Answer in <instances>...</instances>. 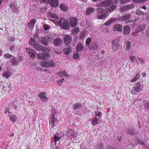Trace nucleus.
Here are the masks:
<instances>
[{"label":"nucleus","instance_id":"obj_1","mask_svg":"<svg viewBox=\"0 0 149 149\" xmlns=\"http://www.w3.org/2000/svg\"><path fill=\"white\" fill-rule=\"evenodd\" d=\"M118 0H106L104 1L98 3L97 4L96 6L97 7H109L106 8H98L96 9L97 16L100 19L104 18L108 13L113 11L117 8L116 5L118 3Z\"/></svg>","mask_w":149,"mask_h":149},{"label":"nucleus","instance_id":"obj_2","mask_svg":"<svg viewBox=\"0 0 149 149\" xmlns=\"http://www.w3.org/2000/svg\"><path fill=\"white\" fill-rule=\"evenodd\" d=\"M67 135L69 138L71 139L72 143H78L79 141V139L78 136L79 135L78 133L72 129H68L66 131Z\"/></svg>","mask_w":149,"mask_h":149},{"label":"nucleus","instance_id":"obj_3","mask_svg":"<svg viewBox=\"0 0 149 149\" xmlns=\"http://www.w3.org/2000/svg\"><path fill=\"white\" fill-rule=\"evenodd\" d=\"M42 51L46 52L47 53H40L38 54L37 57L39 60H46L50 58L51 56L47 53L50 52L49 50L45 47H43L41 50Z\"/></svg>","mask_w":149,"mask_h":149},{"label":"nucleus","instance_id":"obj_4","mask_svg":"<svg viewBox=\"0 0 149 149\" xmlns=\"http://www.w3.org/2000/svg\"><path fill=\"white\" fill-rule=\"evenodd\" d=\"M59 23L61 27L64 29H68L70 28L68 20L64 18H62L60 19Z\"/></svg>","mask_w":149,"mask_h":149},{"label":"nucleus","instance_id":"obj_5","mask_svg":"<svg viewBox=\"0 0 149 149\" xmlns=\"http://www.w3.org/2000/svg\"><path fill=\"white\" fill-rule=\"evenodd\" d=\"M120 47V40L118 38L113 40L111 41V47L113 50L116 52Z\"/></svg>","mask_w":149,"mask_h":149},{"label":"nucleus","instance_id":"obj_6","mask_svg":"<svg viewBox=\"0 0 149 149\" xmlns=\"http://www.w3.org/2000/svg\"><path fill=\"white\" fill-rule=\"evenodd\" d=\"M131 17V14L129 13L128 15L118 17V19L120 21H125L127 23H130L133 21V19H130Z\"/></svg>","mask_w":149,"mask_h":149},{"label":"nucleus","instance_id":"obj_7","mask_svg":"<svg viewBox=\"0 0 149 149\" xmlns=\"http://www.w3.org/2000/svg\"><path fill=\"white\" fill-rule=\"evenodd\" d=\"M141 85L139 82H137L134 87L132 88V93L133 94L136 95L138 93L140 92L141 90Z\"/></svg>","mask_w":149,"mask_h":149},{"label":"nucleus","instance_id":"obj_8","mask_svg":"<svg viewBox=\"0 0 149 149\" xmlns=\"http://www.w3.org/2000/svg\"><path fill=\"white\" fill-rule=\"evenodd\" d=\"M134 7V5L133 4H131L123 6L119 9V10L121 13H123L129 10L133 9Z\"/></svg>","mask_w":149,"mask_h":149},{"label":"nucleus","instance_id":"obj_9","mask_svg":"<svg viewBox=\"0 0 149 149\" xmlns=\"http://www.w3.org/2000/svg\"><path fill=\"white\" fill-rule=\"evenodd\" d=\"M69 23L70 26L72 28L76 27L77 25V19L74 17H71L69 19Z\"/></svg>","mask_w":149,"mask_h":149},{"label":"nucleus","instance_id":"obj_10","mask_svg":"<svg viewBox=\"0 0 149 149\" xmlns=\"http://www.w3.org/2000/svg\"><path fill=\"white\" fill-rule=\"evenodd\" d=\"M88 47L89 50L95 51L98 50L100 46L98 45V43L96 42H93Z\"/></svg>","mask_w":149,"mask_h":149},{"label":"nucleus","instance_id":"obj_11","mask_svg":"<svg viewBox=\"0 0 149 149\" xmlns=\"http://www.w3.org/2000/svg\"><path fill=\"white\" fill-rule=\"evenodd\" d=\"M26 52L30 55L31 57L33 58L36 57V51L32 49H29L28 48H26Z\"/></svg>","mask_w":149,"mask_h":149},{"label":"nucleus","instance_id":"obj_12","mask_svg":"<svg viewBox=\"0 0 149 149\" xmlns=\"http://www.w3.org/2000/svg\"><path fill=\"white\" fill-rule=\"evenodd\" d=\"M72 38L71 36L67 35L65 36L64 39V42L65 44L68 45L72 41Z\"/></svg>","mask_w":149,"mask_h":149},{"label":"nucleus","instance_id":"obj_13","mask_svg":"<svg viewBox=\"0 0 149 149\" xmlns=\"http://www.w3.org/2000/svg\"><path fill=\"white\" fill-rule=\"evenodd\" d=\"M146 28V26L145 24L140 25L136 29V32L140 33L144 30Z\"/></svg>","mask_w":149,"mask_h":149},{"label":"nucleus","instance_id":"obj_14","mask_svg":"<svg viewBox=\"0 0 149 149\" xmlns=\"http://www.w3.org/2000/svg\"><path fill=\"white\" fill-rule=\"evenodd\" d=\"M46 93L45 92H40L39 95V97L42 100L43 102H45L46 100H48V98L46 96Z\"/></svg>","mask_w":149,"mask_h":149},{"label":"nucleus","instance_id":"obj_15","mask_svg":"<svg viewBox=\"0 0 149 149\" xmlns=\"http://www.w3.org/2000/svg\"><path fill=\"white\" fill-rule=\"evenodd\" d=\"M122 25L120 24H117L114 25L113 30L114 31H118V32H120L122 31Z\"/></svg>","mask_w":149,"mask_h":149},{"label":"nucleus","instance_id":"obj_16","mask_svg":"<svg viewBox=\"0 0 149 149\" xmlns=\"http://www.w3.org/2000/svg\"><path fill=\"white\" fill-rule=\"evenodd\" d=\"M49 3L52 7H57L58 6V0H49Z\"/></svg>","mask_w":149,"mask_h":149},{"label":"nucleus","instance_id":"obj_17","mask_svg":"<svg viewBox=\"0 0 149 149\" xmlns=\"http://www.w3.org/2000/svg\"><path fill=\"white\" fill-rule=\"evenodd\" d=\"M84 49V47L83 46L81 42H79L76 47V49L77 52H82Z\"/></svg>","mask_w":149,"mask_h":149},{"label":"nucleus","instance_id":"obj_18","mask_svg":"<svg viewBox=\"0 0 149 149\" xmlns=\"http://www.w3.org/2000/svg\"><path fill=\"white\" fill-rule=\"evenodd\" d=\"M130 27L129 25L124 27L123 29V34L124 35H128L130 32Z\"/></svg>","mask_w":149,"mask_h":149},{"label":"nucleus","instance_id":"obj_19","mask_svg":"<svg viewBox=\"0 0 149 149\" xmlns=\"http://www.w3.org/2000/svg\"><path fill=\"white\" fill-rule=\"evenodd\" d=\"M36 22V20L34 19H31L29 22L28 23V26L30 29H33Z\"/></svg>","mask_w":149,"mask_h":149},{"label":"nucleus","instance_id":"obj_20","mask_svg":"<svg viewBox=\"0 0 149 149\" xmlns=\"http://www.w3.org/2000/svg\"><path fill=\"white\" fill-rule=\"evenodd\" d=\"M57 74L61 77H62L63 76H65L67 77H70L69 75L67 74L65 70H63V71H60L59 72L57 73Z\"/></svg>","mask_w":149,"mask_h":149},{"label":"nucleus","instance_id":"obj_21","mask_svg":"<svg viewBox=\"0 0 149 149\" xmlns=\"http://www.w3.org/2000/svg\"><path fill=\"white\" fill-rule=\"evenodd\" d=\"M49 15L51 18L49 19V20L53 21L54 23H55L56 21L55 20H52V19H58V17L54 14L53 13H49Z\"/></svg>","mask_w":149,"mask_h":149},{"label":"nucleus","instance_id":"obj_22","mask_svg":"<svg viewBox=\"0 0 149 149\" xmlns=\"http://www.w3.org/2000/svg\"><path fill=\"white\" fill-rule=\"evenodd\" d=\"M95 8L91 7H88L86 10V14L87 15H90L95 11Z\"/></svg>","mask_w":149,"mask_h":149},{"label":"nucleus","instance_id":"obj_23","mask_svg":"<svg viewBox=\"0 0 149 149\" xmlns=\"http://www.w3.org/2000/svg\"><path fill=\"white\" fill-rule=\"evenodd\" d=\"M12 74V72L8 71L4 72H3L2 77H5L6 78H8L10 77Z\"/></svg>","mask_w":149,"mask_h":149},{"label":"nucleus","instance_id":"obj_24","mask_svg":"<svg viewBox=\"0 0 149 149\" xmlns=\"http://www.w3.org/2000/svg\"><path fill=\"white\" fill-rule=\"evenodd\" d=\"M62 43V40L60 38L56 39L54 40L53 42L54 45L56 46L60 45Z\"/></svg>","mask_w":149,"mask_h":149},{"label":"nucleus","instance_id":"obj_25","mask_svg":"<svg viewBox=\"0 0 149 149\" xmlns=\"http://www.w3.org/2000/svg\"><path fill=\"white\" fill-rule=\"evenodd\" d=\"M72 50L71 47L69 46L68 47H66L63 49V52L66 55L69 54Z\"/></svg>","mask_w":149,"mask_h":149},{"label":"nucleus","instance_id":"obj_26","mask_svg":"<svg viewBox=\"0 0 149 149\" xmlns=\"http://www.w3.org/2000/svg\"><path fill=\"white\" fill-rule=\"evenodd\" d=\"M33 47L37 51H41V50L42 46L40 45L39 43H36L33 46Z\"/></svg>","mask_w":149,"mask_h":149},{"label":"nucleus","instance_id":"obj_27","mask_svg":"<svg viewBox=\"0 0 149 149\" xmlns=\"http://www.w3.org/2000/svg\"><path fill=\"white\" fill-rule=\"evenodd\" d=\"M102 113L99 111H97L96 112V116L98 117L99 118H97V117H95L94 118L93 121H98V119L102 117ZM93 121V120H91Z\"/></svg>","mask_w":149,"mask_h":149},{"label":"nucleus","instance_id":"obj_28","mask_svg":"<svg viewBox=\"0 0 149 149\" xmlns=\"http://www.w3.org/2000/svg\"><path fill=\"white\" fill-rule=\"evenodd\" d=\"M131 44V42L126 41L125 42V44L126 45L125 50L126 51H129L130 49V45Z\"/></svg>","mask_w":149,"mask_h":149},{"label":"nucleus","instance_id":"obj_29","mask_svg":"<svg viewBox=\"0 0 149 149\" xmlns=\"http://www.w3.org/2000/svg\"><path fill=\"white\" fill-rule=\"evenodd\" d=\"M60 9L63 11H67L68 10V8L65 5L61 4L60 5Z\"/></svg>","mask_w":149,"mask_h":149},{"label":"nucleus","instance_id":"obj_30","mask_svg":"<svg viewBox=\"0 0 149 149\" xmlns=\"http://www.w3.org/2000/svg\"><path fill=\"white\" fill-rule=\"evenodd\" d=\"M49 67H54L56 66L55 62L52 59H51L48 61Z\"/></svg>","mask_w":149,"mask_h":149},{"label":"nucleus","instance_id":"obj_31","mask_svg":"<svg viewBox=\"0 0 149 149\" xmlns=\"http://www.w3.org/2000/svg\"><path fill=\"white\" fill-rule=\"evenodd\" d=\"M10 60L12 63V65H16L19 62V61L16 60L15 58V57H13L11 58Z\"/></svg>","mask_w":149,"mask_h":149},{"label":"nucleus","instance_id":"obj_32","mask_svg":"<svg viewBox=\"0 0 149 149\" xmlns=\"http://www.w3.org/2000/svg\"><path fill=\"white\" fill-rule=\"evenodd\" d=\"M41 43L45 45H47L49 44V41L47 39H45L42 38V39L40 41Z\"/></svg>","mask_w":149,"mask_h":149},{"label":"nucleus","instance_id":"obj_33","mask_svg":"<svg viewBox=\"0 0 149 149\" xmlns=\"http://www.w3.org/2000/svg\"><path fill=\"white\" fill-rule=\"evenodd\" d=\"M79 28L78 27H76L74 28L71 31V32L72 34H76L79 33Z\"/></svg>","mask_w":149,"mask_h":149},{"label":"nucleus","instance_id":"obj_34","mask_svg":"<svg viewBox=\"0 0 149 149\" xmlns=\"http://www.w3.org/2000/svg\"><path fill=\"white\" fill-rule=\"evenodd\" d=\"M140 77L139 74H137L135 77H134L133 79H132L131 81L132 82H135L136 81L138 80Z\"/></svg>","mask_w":149,"mask_h":149},{"label":"nucleus","instance_id":"obj_35","mask_svg":"<svg viewBox=\"0 0 149 149\" xmlns=\"http://www.w3.org/2000/svg\"><path fill=\"white\" fill-rule=\"evenodd\" d=\"M144 13L141 10L138 9L136 11V14L139 16H143L144 15Z\"/></svg>","mask_w":149,"mask_h":149},{"label":"nucleus","instance_id":"obj_36","mask_svg":"<svg viewBox=\"0 0 149 149\" xmlns=\"http://www.w3.org/2000/svg\"><path fill=\"white\" fill-rule=\"evenodd\" d=\"M81 104L80 103H76L73 106V109H79L81 107Z\"/></svg>","mask_w":149,"mask_h":149},{"label":"nucleus","instance_id":"obj_37","mask_svg":"<svg viewBox=\"0 0 149 149\" xmlns=\"http://www.w3.org/2000/svg\"><path fill=\"white\" fill-rule=\"evenodd\" d=\"M96 149H103V146L102 143L99 142L97 144Z\"/></svg>","mask_w":149,"mask_h":149},{"label":"nucleus","instance_id":"obj_38","mask_svg":"<svg viewBox=\"0 0 149 149\" xmlns=\"http://www.w3.org/2000/svg\"><path fill=\"white\" fill-rule=\"evenodd\" d=\"M29 43L30 44L33 46L36 43V40L35 39L31 38V39L29 41Z\"/></svg>","mask_w":149,"mask_h":149},{"label":"nucleus","instance_id":"obj_39","mask_svg":"<svg viewBox=\"0 0 149 149\" xmlns=\"http://www.w3.org/2000/svg\"><path fill=\"white\" fill-rule=\"evenodd\" d=\"M131 0H120L119 3L121 5L127 4Z\"/></svg>","mask_w":149,"mask_h":149},{"label":"nucleus","instance_id":"obj_40","mask_svg":"<svg viewBox=\"0 0 149 149\" xmlns=\"http://www.w3.org/2000/svg\"><path fill=\"white\" fill-rule=\"evenodd\" d=\"M73 57L75 59H79V55L78 52L74 53L73 55Z\"/></svg>","mask_w":149,"mask_h":149},{"label":"nucleus","instance_id":"obj_41","mask_svg":"<svg viewBox=\"0 0 149 149\" xmlns=\"http://www.w3.org/2000/svg\"><path fill=\"white\" fill-rule=\"evenodd\" d=\"M137 58L140 61V63L141 64L143 65L144 64V63L145 62V59L139 57H138Z\"/></svg>","mask_w":149,"mask_h":149},{"label":"nucleus","instance_id":"obj_42","mask_svg":"<svg viewBox=\"0 0 149 149\" xmlns=\"http://www.w3.org/2000/svg\"><path fill=\"white\" fill-rule=\"evenodd\" d=\"M148 0H132L133 2L135 3H137L142 2H146Z\"/></svg>","mask_w":149,"mask_h":149},{"label":"nucleus","instance_id":"obj_43","mask_svg":"<svg viewBox=\"0 0 149 149\" xmlns=\"http://www.w3.org/2000/svg\"><path fill=\"white\" fill-rule=\"evenodd\" d=\"M53 139L54 141L55 142V144H56V142L59 141L61 139V138L55 135L54 136V137Z\"/></svg>","mask_w":149,"mask_h":149},{"label":"nucleus","instance_id":"obj_44","mask_svg":"<svg viewBox=\"0 0 149 149\" xmlns=\"http://www.w3.org/2000/svg\"><path fill=\"white\" fill-rule=\"evenodd\" d=\"M129 59L130 61L131 62H132L133 61L135 60L136 59V57L135 56L132 55L129 56Z\"/></svg>","mask_w":149,"mask_h":149},{"label":"nucleus","instance_id":"obj_45","mask_svg":"<svg viewBox=\"0 0 149 149\" xmlns=\"http://www.w3.org/2000/svg\"><path fill=\"white\" fill-rule=\"evenodd\" d=\"M40 65L42 67L47 68V61H41Z\"/></svg>","mask_w":149,"mask_h":149},{"label":"nucleus","instance_id":"obj_46","mask_svg":"<svg viewBox=\"0 0 149 149\" xmlns=\"http://www.w3.org/2000/svg\"><path fill=\"white\" fill-rule=\"evenodd\" d=\"M10 120L11 121H15L17 117L16 116L14 115H12L10 116H9Z\"/></svg>","mask_w":149,"mask_h":149},{"label":"nucleus","instance_id":"obj_47","mask_svg":"<svg viewBox=\"0 0 149 149\" xmlns=\"http://www.w3.org/2000/svg\"><path fill=\"white\" fill-rule=\"evenodd\" d=\"M91 42V38H88L86 41V44L87 45H90Z\"/></svg>","mask_w":149,"mask_h":149},{"label":"nucleus","instance_id":"obj_48","mask_svg":"<svg viewBox=\"0 0 149 149\" xmlns=\"http://www.w3.org/2000/svg\"><path fill=\"white\" fill-rule=\"evenodd\" d=\"M43 26L45 31L49 30L50 29V26L48 24H44Z\"/></svg>","mask_w":149,"mask_h":149},{"label":"nucleus","instance_id":"obj_49","mask_svg":"<svg viewBox=\"0 0 149 149\" xmlns=\"http://www.w3.org/2000/svg\"><path fill=\"white\" fill-rule=\"evenodd\" d=\"M12 56V55L9 54H4L3 57L6 58H9Z\"/></svg>","mask_w":149,"mask_h":149},{"label":"nucleus","instance_id":"obj_50","mask_svg":"<svg viewBox=\"0 0 149 149\" xmlns=\"http://www.w3.org/2000/svg\"><path fill=\"white\" fill-rule=\"evenodd\" d=\"M57 119L54 117V116L51 115L49 117V121H56Z\"/></svg>","mask_w":149,"mask_h":149},{"label":"nucleus","instance_id":"obj_51","mask_svg":"<svg viewBox=\"0 0 149 149\" xmlns=\"http://www.w3.org/2000/svg\"><path fill=\"white\" fill-rule=\"evenodd\" d=\"M117 20V19L116 18H112L110 19L109 21L111 24L113 23L114 22L116 21Z\"/></svg>","mask_w":149,"mask_h":149},{"label":"nucleus","instance_id":"obj_52","mask_svg":"<svg viewBox=\"0 0 149 149\" xmlns=\"http://www.w3.org/2000/svg\"><path fill=\"white\" fill-rule=\"evenodd\" d=\"M4 114H7L8 113H10V111L8 107H6L4 108Z\"/></svg>","mask_w":149,"mask_h":149},{"label":"nucleus","instance_id":"obj_53","mask_svg":"<svg viewBox=\"0 0 149 149\" xmlns=\"http://www.w3.org/2000/svg\"><path fill=\"white\" fill-rule=\"evenodd\" d=\"M128 133H129L131 134H135V131L132 129L129 130L128 131Z\"/></svg>","mask_w":149,"mask_h":149},{"label":"nucleus","instance_id":"obj_54","mask_svg":"<svg viewBox=\"0 0 149 149\" xmlns=\"http://www.w3.org/2000/svg\"><path fill=\"white\" fill-rule=\"evenodd\" d=\"M47 8L45 7L41 8L40 9V11L41 12H45L47 10Z\"/></svg>","mask_w":149,"mask_h":149},{"label":"nucleus","instance_id":"obj_55","mask_svg":"<svg viewBox=\"0 0 149 149\" xmlns=\"http://www.w3.org/2000/svg\"><path fill=\"white\" fill-rule=\"evenodd\" d=\"M146 33L148 36L149 37V26L146 29Z\"/></svg>","mask_w":149,"mask_h":149},{"label":"nucleus","instance_id":"obj_56","mask_svg":"<svg viewBox=\"0 0 149 149\" xmlns=\"http://www.w3.org/2000/svg\"><path fill=\"white\" fill-rule=\"evenodd\" d=\"M138 143L142 145H145V143L143 142V141H141L139 140L138 139Z\"/></svg>","mask_w":149,"mask_h":149},{"label":"nucleus","instance_id":"obj_57","mask_svg":"<svg viewBox=\"0 0 149 149\" xmlns=\"http://www.w3.org/2000/svg\"><path fill=\"white\" fill-rule=\"evenodd\" d=\"M15 48V46L14 45H12L11 46L10 48L9 49L11 51V52Z\"/></svg>","mask_w":149,"mask_h":149},{"label":"nucleus","instance_id":"obj_58","mask_svg":"<svg viewBox=\"0 0 149 149\" xmlns=\"http://www.w3.org/2000/svg\"><path fill=\"white\" fill-rule=\"evenodd\" d=\"M98 122H92V124L93 125H96L98 124Z\"/></svg>","mask_w":149,"mask_h":149},{"label":"nucleus","instance_id":"obj_59","mask_svg":"<svg viewBox=\"0 0 149 149\" xmlns=\"http://www.w3.org/2000/svg\"><path fill=\"white\" fill-rule=\"evenodd\" d=\"M104 25L107 26H108L111 24V23L109 21L107 22H106L104 23Z\"/></svg>","mask_w":149,"mask_h":149},{"label":"nucleus","instance_id":"obj_60","mask_svg":"<svg viewBox=\"0 0 149 149\" xmlns=\"http://www.w3.org/2000/svg\"><path fill=\"white\" fill-rule=\"evenodd\" d=\"M64 80V78H62L61 79V80H60V81L58 80L57 81V82L58 83H59L60 82H62Z\"/></svg>","mask_w":149,"mask_h":149},{"label":"nucleus","instance_id":"obj_61","mask_svg":"<svg viewBox=\"0 0 149 149\" xmlns=\"http://www.w3.org/2000/svg\"><path fill=\"white\" fill-rule=\"evenodd\" d=\"M47 0H41L40 3H44L47 2Z\"/></svg>","mask_w":149,"mask_h":149},{"label":"nucleus","instance_id":"obj_62","mask_svg":"<svg viewBox=\"0 0 149 149\" xmlns=\"http://www.w3.org/2000/svg\"><path fill=\"white\" fill-rule=\"evenodd\" d=\"M122 140V138L121 137H118L117 138L118 141L119 142H120V141H121Z\"/></svg>","mask_w":149,"mask_h":149},{"label":"nucleus","instance_id":"obj_63","mask_svg":"<svg viewBox=\"0 0 149 149\" xmlns=\"http://www.w3.org/2000/svg\"><path fill=\"white\" fill-rule=\"evenodd\" d=\"M107 149H115L112 147L108 146L107 147Z\"/></svg>","mask_w":149,"mask_h":149},{"label":"nucleus","instance_id":"obj_64","mask_svg":"<svg viewBox=\"0 0 149 149\" xmlns=\"http://www.w3.org/2000/svg\"><path fill=\"white\" fill-rule=\"evenodd\" d=\"M146 106L148 107V109L149 110V102H147L146 103Z\"/></svg>","mask_w":149,"mask_h":149}]
</instances>
